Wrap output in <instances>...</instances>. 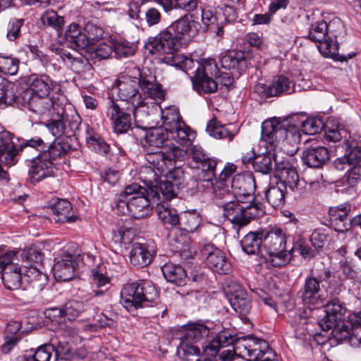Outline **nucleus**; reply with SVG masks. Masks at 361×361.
<instances>
[{
  "instance_id": "obj_41",
  "label": "nucleus",
  "mask_w": 361,
  "mask_h": 361,
  "mask_svg": "<svg viewBox=\"0 0 361 361\" xmlns=\"http://www.w3.org/2000/svg\"><path fill=\"white\" fill-rule=\"evenodd\" d=\"M156 212L158 218L164 225H170L172 227L178 226L180 216L176 209L172 208L169 202H157Z\"/></svg>"
},
{
  "instance_id": "obj_57",
  "label": "nucleus",
  "mask_w": 361,
  "mask_h": 361,
  "mask_svg": "<svg viewBox=\"0 0 361 361\" xmlns=\"http://www.w3.org/2000/svg\"><path fill=\"white\" fill-rule=\"evenodd\" d=\"M18 97L15 96L11 85L0 76V104L11 105L18 102Z\"/></svg>"
},
{
  "instance_id": "obj_21",
  "label": "nucleus",
  "mask_w": 361,
  "mask_h": 361,
  "mask_svg": "<svg viewBox=\"0 0 361 361\" xmlns=\"http://www.w3.org/2000/svg\"><path fill=\"white\" fill-rule=\"evenodd\" d=\"M57 169L55 163L47 157L46 154L39 152L33 159L28 174L32 183H39L44 179L54 176Z\"/></svg>"
},
{
  "instance_id": "obj_28",
  "label": "nucleus",
  "mask_w": 361,
  "mask_h": 361,
  "mask_svg": "<svg viewBox=\"0 0 361 361\" xmlns=\"http://www.w3.org/2000/svg\"><path fill=\"white\" fill-rule=\"evenodd\" d=\"M221 67L230 70L238 78L247 68L245 53L240 50H232L223 55L219 60Z\"/></svg>"
},
{
  "instance_id": "obj_1",
  "label": "nucleus",
  "mask_w": 361,
  "mask_h": 361,
  "mask_svg": "<svg viewBox=\"0 0 361 361\" xmlns=\"http://www.w3.org/2000/svg\"><path fill=\"white\" fill-rule=\"evenodd\" d=\"M139 78L130 75H122L116 82L118 89V102L128 103L127 105L141 102V92L156 101H162L165 97V91L162 85L157 82L154 73L147 68H137Z\"/></svg>"
},
{
  "instance_id": "obj_24",
  "label": "nucleus",
  "mask_w": 361,
  "mask_h": 361,
  "mask_svg": "<svg viewBox=\"0 0 361 361\" xmlns=\"http://www.w3.org/2000/svg\"><path fill=\"white\" fill-rule=\"evenodd\" d=\"M76 255L63 252L61 256L55 259L53 273L57 281H67L75 276L76 269Z\"/></svg>"
},
{
  "instance_id": "obj_52",
  "label": "nucleus",
  "mask_w": 361,
  "mask_h": 361,
  "mask_svg": "<svg viewBox=\"0 0 361 361\" xmlns=\"http://www.w3.org/2000/svg\"><path fill=\"white\" fill-rule=\"evenodd\" d=\"M200 224V216L195 212H185L179 217L178 226L186 233L194 232Z\"/></svg>"
},
{
  "instance_id": "obj_20",
  "label": "nucleus",
  "mask_w": 361,
  "mask_h": 361,
  "mask_svg": "<svg viewBox=\"0 0 361 361\" xmlns=\"http://www.w3.org/2000/svg\"><path fill=\"white\" fill-rule=\"evenodd\" d=\"M225 292L230 305L235 312L242 315H246L250 312L251 310L250 300L246 290L239 283L235 281L228 282Z\"/></svg>"
},
{
  "instance_id": "obj_19",
  "label": "nucleus",
  "mask_w": 361,
  "mask_h": 361,
  "mask_svg": "<svg viewBox=\"0 0 361 361\" xmlns=\"http://www.w3.org/2000/svg\"><path fill=\"white\" fill-rule=\"evenodd\" d=\"M235 171L236 166L234 164L225 166L214 185V196L219 207L221 202H231L234 200L231 180Z\"/></svg>"
},
{
  "instance_id": "obj_7",
  "label": "nucleus",
  "mask_w": 361,
  "mask_h": 361,
  "mask_svg": "<svg viewBox=\"0 0 361 361\" xmlns=\"http://www.w3.org/2000/svg\"><path fill=\"white\" fill-rule=\"evenodd\" d=\"M235 347L237 355L248 361H279L269 343L253 335L241 336Z\"/></svg>"
},
{
  "instance_id": "obj_59",
  "label": "nucleus",
  "mask_w": 361,
  "mask_h": 361,
  "mask_svg": "<svg viewBox=\"0 0 361 361\" xmlns=\"http://www.w3.org/2000/svg\"><path fill=\"white\" fill-rule=\"evenodd\" d=\"M24 23L25 20L23 18H11L4 28L6 38L10 41H14L18 38Z\"/></svg>"
},
{
  "instance_id": "obj_34",
  "label": "nucleus",
  "mask_w": 361,
  "mask_h": 361,
  "mask_svg": "<svg viewBox=\"0 0 361 361\" xmlns=\"http://www.w3.org/2000/svg\"><path fill=\"white\" fill-rule=\"evenodd\" d=\"M170 138L180 148L187 151L186 148L191 145L192 140L195 137V133L184 122L180 123L174 128V130H169Z\"/></svg>"
},
{
  "instance_id": "obj_38",
  "label": "nucleus",
  "mask_w": 361,
  "mask_h": 361,
  "mask_svg": "<svg viewBox=\"0 0 361 361\" xmlns=\"http://www.w3.org/2000/svg\"><path fill=\"white\" fill-rule=\"evenodd\" d=\"M161 271L167 281L178 286L186 283L187 274L180 265L168 262L161 267Z\"/></svg>"
},
{
  "instance_id": "obj_60",
  "label": "nucleus",
  "mask_w": 361,
  "mask_h": 361,
  "mask_svg": "<svg viewBox=\"0 0 361 361\" xmlns=\"http://www.w3.org/2000/svg\"><path fill=\"white\" fill-rule=\"evenodd\" d=\"M19 63L20 61L17 58L0 56V72L14 75L18 71Z\"/></svg>"
},
{
  "instance_id": "obj_43",
  "label": "nucleus",
  "mask_w": 361,
  "mask_h": 361,
  "mask_svg": "<svg viewBox=\"0 0 361 361\" xmlns=\"http://www.w3.org/2000/svg\"><path fill=\"white\" fill-rule=\"evenodd\" d=\"M263 231L250 232L242 239L240 244L247 255H258L263 245Z\"/></svg>"
},
{
  "instance_id": "obj_50",
  "label": "nucleus",
  "mask_w": 361,
  "mask_h": 361,
  "mask_svg": "<svg viewBox=\"0 0 361 361\" xmlns=\"http://www.w3.org/2000/svg\"><path fill=\"white\" fill-rule=\"evenodd\" d=\"M207 131L216 139H228V141H232L235 135L216 118L210 120L207 123Z\"/></svg>"
},
{
  "instance_id": "obj_8",
  "label": "nucleus",
  "mask_w": 361,
  "mask_h": 361,
  "mask_svg": "<svg viewBox=\"0 0 361 361\" xmlns=\"http://www.w3.org/2000/svg\"><path fill=\"white\" fill-rule=\"evenodd\" d=\"M177 348L178 354L183 356H198L201 353V348L197 343L204 345L201 342L209 336V329L201 323L188 324L183 327Z\"/></svg>"
},
{
  "instance_id": "obj_9",
  "label": "nucleus",
  "mask_w": 361,
  "mask_h": 361,
  "mask_svg": "<svg viewBox=\"0 0 361 361\" xmlns=\"http://www.w3.org/2000/svg\"><path fill=\"white\" fill-rule=\"evenodd\" d=\"M144 148L167 149V157L169 159H184L185 150L176 146L170 138V132L161 126L150 128L145 135L142 142Z\"/></svg>"
},
{
  "instance_id": "obj_10",
  "label": "nucleus",
  "mask_w": 361,
  "mask_h": 361,
  "mask_svg": "<svg viewBox=\"0 0 361 361\" xmlns=\"http://www.w3.org/2000/svg\"><path fill=\"white\" fill-rule=\"evenodd\" d=\"M220 207L223 209L224 216L239 227L247 225L262 213L258 204H245L235 200L231 202H221Z\"/></svg>"
},
{
  "instance_id": "obj_45",
  "label": "nucleus",
  "mask_w": 361,
  "mask_h": 361,
  "mask_svg": "<svg viewBox=\"0 0 361 361\" xmlns=\"http://www.w3.org/2000/svg\"><path fill=\"white\" fill-rule=\"evenodd\" d=\"M11 267L6 268V270L1 272V279L6 288L8 290L18 289L22 283L23 277L20 267L11 265Z\"/></svg>"
},
{
  "instance_id": "obj_3",
  "label": "nucleus",
  "mask_w": 361,
  "mask_h": 361,
  "mask_svg": "<svg viewBox=\"0 0 361 361\" xmlns=\"http://www.w3.org/2000/svg\"><path fill=\"white\" fill-rule=\"evenodd\" d=\"M299 136L286 130L276 118L267 120L262 123L261 142L268 144V152H276L280 145L281 150L289 156L298 150Z\"/></svg>"
},
{
  "instance_id": "obj_26",
  "label": "nucleus",
  "mask_w": 361,
  "mask_h": 361,
  "mask_svg": "<svg viewBox=\"0 0 361 361\" xmlns=\"http://www.w3.org/2000/svg\"><path fill=\"white\" fill-rule=\"evenodd\" d=\"M346 311L344 305L338 299L333 298L324 306L325 316L319 322V326L324 331H329L341 320Z\"/></svg>"
},
{
  "instance_id": "obj_53",
  "label": "nucleus",
  "mask_w": 361,
  "mask_h": 361,
  "mask_svg": "<svg viewBox=\"0 0 361 361\" xmlns=\"http://www.w3.org/2000/svg\"><path fill=\"white\" fill-rule=\"evenodd\" d=\"M70 148L71 147L68 143L59 140H55L49 145L47 149L41 151L40 152L43 154H46L47 157L54 163L57 158L65 154Z\"/></svg>"
},
{
  "instance_id": "obj_12",
  "label": "nucleus",
  "mask_w": 361,
  "mask_h": 361,
  "mask_svg": "<svg viewBox=\"0 0 361 361\" xmlns=\"http://www.w3.org/2000/svg\"><path fill=\"white\" fill-rule=\"evenodd\" d=\"M171 66L178 68L188 75L192 73L204 74L209 76H217L219 73L217 64L214 59H203L200 61H195L187 56H176L169 61Z\"/></svg>"
},
{
  "instance_id": "obj_27",
  "label": "nucleus",
  "mask_w": 361,
  "mask_h": 361,
  "mask_svg": "<svg viewBox=\"0 0 361 361\" xmlns=\"http://www.w3.org/2000/svg\"><path fill=\"white\" fill-rule=\"evenodd\" d=\"M240 339L241 337H238L236 335H232L228 331H222L219 332L212 341L205 345H202L201 348L207 355L214 357L218 354L221 348L232 345L237 354L235 346L237 341Z\"/></svg>"
},
{
  "instance_id": "obj_23",
  "label": "nucleus",
  "mask_w": 361,
  "mask_h": 361,
  "mask_svg": "<svg viewBox=\"0 0 361 361\" xmlns=\"http://www.w3.org/2000/svg\"><path fill=\"white\" fill-rule=\"evenodd\" d=\"M24 103L27 104L28 109L34 113L44 117H54L55 114L59 116L60 111H63V108L58 104H56L48 96L43 97H30V98L23 99Z\"/></svg>"
},
{
  "instance_id": "obj_51",
  "label": "nucleus",
  "mask_w": 361,
  "mask_h": 361,
  "mask_svg": "<svg viewBox=\"0 0 361 361\" xmlns=\"http://www.w3.org/2000/svg\"><path fill=\"white\" fill-rule=\"evenodd\" d=\"M161 118L163 123L161 127L168 131L174 130V128L183 122L181 121L178 109L176 106H169L161 110Z\"/></svg>"
},
{
  "instance_id": "obj_42",
  "label": "nucleus",
  "mask_w": 361,
  "mask_h": 361,
  "mask_svg": "<svg viewBox=\"0 0 361 361\" xmlns=\"http://www.w3.org/2000/svg\"><path fill=\"white\" fill-rule=\"evenodd\" d=\"M286 188L283 183H270L265 191L267 201L274 208H280L285 204Z\"/></svg>"
},
{
  "instance_id": "obj_11",
  "label": "nucleus",
  "mask_w": 361,
  "mask_h": 361,
  "mask_svg": "<svg viewBox=\"0 0 361 361\" xmlns=\"http://www.w3.org/2000/svg\"><path fill=\"white\" fill-rule=\"evenodd\" d=\"M127 104L111 98L105 104V114L117 134L125 133L131 128L133 108Z\"/></svg>"
},
{
  "instance_id": "obj_2",
  "label": "nucleus",
  "mask_w": 361,
  "mask_h": 361,
  "mask_svg": "<svg viewBox=\"0 0 361 361\" xmlns=\"http://www.w3.org/2000/svg\"><path fill=\"white\" fill-rule=\"evenodd\" d=\"M159 300L154 285L149 281L138 280L124 285L121 290L120 302L128 311L156 306Z\"/></svg>"
},
{
  "instance_id": "obj_58",
  "label": "nucleus",
  "mask_w": 361,
  "mask_h": 361,
  "mask_svg": "<svg viewBox=\"0 0 361 361\" xmlns=\"http://www.w3.org/2000/svg\"><path fill=\"white\" fill-rule=\"evenodd\" d=\"M347 250L353 252L354 255L361 259V235L349 233L347 243L338 252L344 255Z\"/></svg>"
},
{
  "instance_id": "obj_17",
  "label": "nucleus",
  "mask_w": 361,
  "mask_h": 361,
  "mask_svg": "<svg viewBox=\"0 0 361 361\" xmlns=\"http://www.w3.org/2000/svg\"><path fill=\"white\" fill-rule=\"evenodd\" d=\"M231 188L235 200L245 204H257L254 203L255 178L252 176L245 177L236 174L232 176Z\"/></svg>"
},
{
  "instance_id": "obj_35",
  "label": "nucleus",
  "mask_w": 361,
  "mask_h": 361,
  "mask_svg": "<svg viewBox=\"0 0 361 361\" xmlns=\"http://www.w3.org/2000/svg\"><path fill=\"white\" fill-rule=\"evenodd\" d=\"M27 89L23 93V99L30 97L48 96L50 92V86L48 82L37 75H31L27 80Z\"/></svg>"
},
{
  "instance_id": "obj_37",
  "label": "nucleus",
  "mask_w": 361,
  "mask_h": 361,
  "mask_svg": "<svg viewBox=\"0 0 361 361\" xmlns=\"http://www.w3.org/2000/svg\"><path fill=\"white\" fill-rule=\"evenodd\" d=\"M191 18L188 15H184L168 26L169 30L173 33L179 41L182 39H189L195 35V31L192 28L194 21L192 20Z\"/></svg>"
},
{
  "instance_id": "obj_25",
  "label": "nucleus",
  "mask_w": 361,
  "mask_h": 361,
  "mask_svg": "<svg viewBox=\"0 0 361 361\" xmlns=\"http://www.w3.org/2000/svg\"><path fill=\"white\" fill-rule=\"evenodd\" d=\"M191 156L197 164L196 167L201 169L203 173L202 180L212 181L215 177L216 161L210 158L202 147L197 145L192 147Z\"/></svg>"
},
{
  "instance_id": "obj_29",
  "label": "nucleus",
  "mask_w": 361,
  "mask_h": 361,
  "mask_svg": "<svg viewBox=\"0 0 361 361\" xmlns=\"http://www.w3.org/2000/svg\"><path fill=\"white\" fill-rule=\"evenodd\" d=\"M330 159L328 149L322 146H310L302 152L303 162L311 168H321Z\"/></svg>"
},
{
  "instance_id": "obj_48",
  "label": "nucleus",
  "mask_w": 361,
  "mask_h": 361,
  "mask_svg": "<svg viewBox=\"0 0 361 361\" xmlns=\"http://www.w3.org/2000/svg\"><path fill=\"white\" fill-rule=\"evenodd\" d=\"M130 108H133L132 114L135 123L142 128H147L146 125L149 124L151 120L150 114L152 109H150L145 102L144 99H141V102L139 104H129Z\"/></svg>"
},
{
  "instance_id": "obj_44",
  "label": "nucleus",
  "mask_w": 361,
  "mask_h": 361,
  "mask_svg": "<svg viewBox=\"0 0 361 361\" xmlns=\"http://www.w3.org/2000/svg\"><path fill=\"white\" fill-rule=\"evenodd\" d=\"M71 204L66 200H58L52 206L51 210L55 215L54 220L57 222H74L77 216L71 215Z\"/></svg>"
},
{
  "instance_id": "obj_36",
  "label": "nucleus",
  "mask_w": 361,
  "mask_h": 361,
  "mask_svg": "<svg viewBox=\"0 0 361 361\" xmlns=\"http://www.w3.org/2000/svg\"><path fill=\"white\" fill-rule=\"evenodd\" d=\"M202 21L207 30L214 33L219 37H223L224 24L221 13L216 14L209 9L202 8Z\"/></svg>"
},
{
  "instance_id": "obj_6",
  "label": "nucleus",
  "mask_w": 361,
  "mask_h": 361,
  "mask_svg": "<svg viewBox=\"0 0 361 361\" xmlns=\"http://www.w3.org/2000/svg\"><path fill=\"white\" fill-rule=\"evenodd\" d=\"M146 190L134 183L126 186L119 194L117 200V207L127 209L128 215L135 219H142L147 216L152 207L149 198L145 195Z\"/></svg>"
},
{
  "instance_id": "obj_62",
  "label": "nucleus",
  "mask_w": 361,
  "mask_h": 361,
  "mask_svg": "<svg viewBox=\"0 0 361 361\" xmlns=\"http://www.w3.org/2000/svg\"><path fill=\"white\" fill-rule=\"evenodd\" d=\"M324 128V123L321 118L310 117L302 123V129L305 134L315 135L320 133Z\"/></svg>"
},
{
  "instance_id": "obj_16",
  "label": "nucleus",
  "mask_w": 361,
  "mask_h": 361,
  "mask_svg": "<svg viewBox=\"0 0 361 361\" xmlns=\"http://www.w3.org/2000/svg\"><path fill=\"white\" fill-rule=\"evenodd\" d=\"M80 121L78 115L75 118L73 116L71 119L68 115H64V110L60 111L59 116L55 114L54 117H51V121L47 124V128L51 134L56 137L66 136L71 137L75 135L79 130Z\"/></svg>"
},
{
  "instance_id": "obj_4",
  "label": "nucleus",
  "mask_w": 361,
  "mask_h": 361,
  "mask_svg": "<svg viewBox=\"0 0 361 361\" xmlns=\"http://www.w3.org/2000/svg\"><path fill=\"white\" fill-rule=\"evenodd\" d=\"M263 246L274 267H283L291 259L294 247L287 246L286 232L279 227L263 231Z\"/></svg>"
},
{
  "instance_id": "obj_47",
  "label": "nucleus",
  "mask_w": 361,
  "mask_h": 361,
  "mask_svg": "<svg viewBox=\"0 0 361 361\" xmlns=\"http://www.w3.org/2000/svg\"><path fill=\"white\" fill-rule=\"evenodd\" d=\"M25 279L30 283V286L37 292L42 291L48 281L47 274L39 270L36 266H30L25 271Z\"/></svg>"
},
{
  "instance_id": "obj_14",
  "label": "nucleus",
  "mask_w": 361,
  "mask_h": 361,
  "mask_svg": "<svg viewBox=\"0 0 361 361\" xmlns=\"http://www.w3.org/2000/svg\"><path fill=\"white\" fill-rule=\"evenodd\" d=\"M308 38L318 42L317 48L324 57L334 58L338 54L337 42L328 39V25L324 21H318L311 25Z\"/></svg>"
},
{
  "instance_id": "obj_15",
  "label": "nucleus",
  "mask_w": 361,
  "mask_h": 361,
  "mask_svg": "<svg viewBox=\"0 0 361 361\" xmlns=\"http://www.w3.org/2000/svg\"><path fill=\"white\" fill-rule=\"evenodd\" d=\"M294 91L293 82L282 75L275 76L269 85L257 83L254 87V92L262 99L290 94Z\"/></svg>"
},
{
  "instance_id": "obj_32",
  "label": "nucleus",
  "mask_w": 361,
  "mask_h": 361,
  "mask_svg": "<svg viewBox=\"0 0 361 361\" xmlns=\"http://www.w3.org/2000/svg\"><path fill=\"white\" fill-rule=\"evenodd\" d=\"M350 209V205L348 204H341L338 207L331 208L329 210V215L331 223L335 226V230L343 233L345 231L346 237L348 238V226L350 219H348V212Z\"/></svg>"
},
{
  "instance_id": "obj_31",
  "label": "nucleus",
  "mask_w": 361,
  "mask_h": 361,
  "mask_svg": "<svg viewBox=\"0 0 361 361\" xmlns=\"http://www.w3.org/2000/svg\"><path fill=\"white\" fill-rule=\"evenodd\" d=\"M179 186L172 182L159 180L154 188H152L151 192H148V195L152 197L153 202H166L173 199L177 195V191Z\"/></svg>"
},
{
  "instance_id": "obj_61",
  "label": "nucleus",
  "mask_w": 361,
  "mask_h": 361,
  "mask_svg": "<svg viewBox=\"0 0 361 361\" xmlns=\"http://www.w3.org/2000/svg\"><path fill=\"white\" fill-rule=\"evenodd\" d=\"M22 259L33 266L35 264L42 262L44 255L36 246H31L24 249L21 254Z\"/></svg>"
},
{
  "instance_id": "obj_39",
  "label": "nucleus",
  "mask_w": 361,
  "mask_h": 361,
  "mask_svg": "<svg viewBox=\"0 0 361 361\" xmlns=\"http://www.w3.org/2000/svg\"><path fill=\"white\" fill-rule=\"evenodd\" d=\"M192 74V75H190V78L193 90L198 94H210L217 90L218 84L213 77L200 73Z\"/></svg>"
},
{
  "instance_id": "obj_56",
  "label": "nucleus",
  "mask_w": 361,
  "mask_h": 361,
  "mask_svg": "<svg viewBox=\"0 0 361 361\" xmlns=\"http://www.w3.org/2000/svg\"><path fill=\"white\" fill-rule=\"evenodd\" d=\"M152 166H144L140 172V178L145 183L151 192L152 188H154L159 181L158 171Z\"/></svg>"
},
{
  "instance_id": "obj_33",
  "label": "nucleus",
  "mask_w": 361,
  "mask_h": 361,
  "mask_svg": "<svg viewBox=\"0 0 361 361\" xmlns=\"http://www.w3.org/2000/svg\"><path fill=\"white\" fill-rule=\"evenodd\" d=\"M335 336L340 340L346 341L351 346L361 347V326L343 324L341 327L334 329Z\"/></svg>"
},
{
  "instance_id": "obj_55",
  "label": "nucleus",
  "mask_w": 361,
  "mask_h": 361,
  "mask_svg": "<svg viewBox=\"0 0 361 361\" xmlns=\"http://www.w3.org/2000/svg\"><path fill=\"white\" fill-rule=\"evenodd\" d=\"M92 276L93 283L98 288L97 290H93V295L96 297L104 295L109 288V278L99 273L97 269L92 270Z\"/></svg>"
},
{
  "instance_id": "obj_40",
  "label": "nucleus",
  "mask_w": 361,
  "mask_h": 361,
  "mask_svg": "<svg viewBox=\"0 0 361 361\" xmlns=\"http://www.w3.org/2000/svg\"><path fill=\"white\" fill-rule=\"evenodd\" d=\"M145 149L147 151L146 160L151 165L150 166L156 169L159 173H163L168 169L169 164H171V161L183 159H169L167 157V151L166 152L161 151L153 152L154 149L151 148H145Z\"/></svg>"
},
{
  "instance_id": "obj_13",
  "label": "nucleus",
  "mask_w": 361,
  "mask_h": 361,
  "mask_svg": "<svg viewBox=\"0 0 361 361\" xmlns=\"http://www.w3.org/2000/svg\"><path fill=\"white\" fill-rule=\"evenodd\" d=\"M149 44L152 47L150 52L154 54L164 56L163 61L169 66H171L169 63L171 58L176 56H183L176 53L180 47V42L173 33L169 30L168 27L161 31L149 42Z\"/></svg>"
},
{
  "instance_id": "obj_30",
  "label": "nucleus",
  "mask_w": 361,
  "mask_h": 361,
  "mask_svg": "<svg viewBox=\"0 0 361 361\" xmlns=\"http://www.w3.org/2000/svg\"><path fill=\"white\" fill-rule=\"evenodd\" d=\"M153 251L145 243H135L132 245L129 254L131 264L137 267L148 266L152 260Z\"/></svg>"
},
{
  "instance_id": "obj_49",
  "label": "nucleus",
  "mask_w": 361,
  "mask_h": 361,
  "mask_svg": "<svg viewBox=\"0 0 361 361\" xmlns=\"http://www.w3.org/2000/svg\"><path fill=\"white\" fill-rule=\"evenodd\" d=\"M67 41L74 44L76 48L85 49L87 47V38L83 27L76 23L71 24L65 32Z\"/></svg>"
},
{
  "instance_id": "obj_5",
  "label": "nucleus",
  "mask_w": 361,
  "mask_h": 361,
  "mask_svg": "<svg viewBox=\"0 0 361 361\" xmlns=\"http://www.w3.org/2000/svg\"><path fill=\"white\" fill-rule=\"evenodd\" d=\"M320 284L331 295H336L341 290L329 269L324 268L320 272L316 273L312 271L310 276L305 279L303 288L300 290L301 298L305 303L317 302L319 298Z\"/></svg>"
},
{
  "instance_id": "obj_54",
  "label": "nucleus",
  "mask_w": 361,
  "mask_h": 361,
  "mask_svg": "<svg viewBox=\"0 0 361 361\" xmlns=\"http://www.w3.org/2000/svg\"><path fill=\"white\" fill-rule=\"evenodd\" d=\"M328 25V39L337 42L338 39H343L345 35V26L341 19L335 18L331 20Z\"/></svg>"
},
{
  "instance_id": "obj_63",
  "label": "nucleus",
  "mask_w": 361,
  "mask_h": 361,
  "mask_svg": "<svg viewBox=\"0 0 361 361\" xmlns=\"http://www.w3.org/2000/svg\"><path fill=\"white\" fill-rule=\"evenodd\" d=\"M17 251L10 250L4 252L3 250H0V272L6 270L7 267H11V265L20 267L18 262Z\"/></svg>"
},
{
  "instance_id": "obj_64",
  "label": "nucleus",
  "mask_w": 361,
  "mask_h": 361,
  "mask_svg": "<svg viewBox=\"0 0 361 361\" xmlns=\"http://www.w3.org/2000/svg\"><path fill=\"white\" fill-rule=\"evenodd\" d=\"M114 51L117 57H129L135 51V46L126 41L115 42L114 43Z\"/></svg>"
},
{
  "instance_id": "obj_22",
  "label": "nucleus",
  "mask_w": 361,
  "mask_h": 361,
  "mask_svg": "<svg viewBox=\"0 0 361 361\" xmlns=\"http://www.w3.org/2000/svg\"><path fill=\"white\" fill-rule=\"evenodd\" d=\"M275 178L278 183H283L286 188L288 187L293 192L298 190L299 176L296 169L288 162L281 161L279 156L274 157Z\"/></svg>"
},
{
  "instance_id": "obj_18",
  "label": "nucleus",
  "mask_w": 361,
  "mask_h": 361,
  "mask_svg": "<svg viewBox=\"0 0 361 361\" xmlns=\"http://www.w3.org/2000/svg\"><path fill=\"white\" fill-rule=\"evenodd\" d=\"M207 267L219 274H228L232 269L224 253L212 243L205 244L201 249Z\"/></svg>"
},
{
  "instance_id": "obj_46",
  "label": "nucleus",
  "mask_w": 361,
  "mask_h": 361,
  "mask_svg": "<svg viewBox=\"0 0 361 361\" xmlns=\"http://www.w3.org/2000/svg\"><path fill=\"white\" fill-rule=\"evenodd\" d=\"M266 149L264 153L262 155H257L252 161V166L255 171L263 174L269 173L273 169L272 160L274 161V157L279 156L275 152H268V144L262 143Z\"/></svg>"
}]
</instances>
